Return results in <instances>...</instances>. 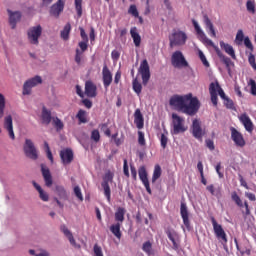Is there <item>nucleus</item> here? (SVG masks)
Instances as JSON below:
<instances>
[{"label": "nucleus", "instance_id": "nucleus-5", "mask_svg": "<svg viewBox=\"0 0 256 256\" xmlns=\"http://www.w3.org/2000/svg\"><path fill=\"white\" fill-rule=\"evenodd\" d=\"M172 126V135H179V133H185V131H187L185 118L179 116L176 113L172 114Z\"/></svg>", "mask_w": 256, "mask_h": 256}, {"label": "nucleus", "instance_id": "nucleus-10", "mask_svg": "<svg viewBox=\"0 0 256 256\" xmlns=\"http://www.w3.org/2000/svg\"><path fill=\"white\" fill-rule=\"evenodd\" d=\"M41 83H43V78H41V76H35L26 80L23 85V95H31L33 87H37V85H41Z\"/></svg>", "mask_w": 256, "mask_h": 256}, {"label": "nucleus", "instance_id": "nucleus-53", "mask_svg": "<svg viewBox=\"0 0 256 256\" xmlns=\"http://www.w3.org/2000/svg\"><path fill=\"white\" fill-rule=\"evenodd\" d=\"M74 195L79 201H83V193H81V188L79 186L74 187Z\"/></svg>", "mask_w": 256, "mask_h": 256}, {"label": "nucleus", "instance_id": "nucleus-43", "mask_svg": "<svg viewBox=\"0 0 256 256\" xmlns=\"http://www.w3.org/2000/svg\"><path fill=\"white\" fill-rule=\"evenodd\" d=\"M246 9L248 13H252V15H255V1L248 0L246 2Z\"/></svg>", "mask_w": 256, "mask_h": 256}, {"label": "nucleus", "instance_id": "nucleus-20", "mask_svg": "<svg viewBox=\"0 0 256 256\" xmlns=\"http://www.w3.org/2000/svg\"><path fill=\"white\" fill-rule=\"evenodd\" d=\"M180 215L182 217L183 224L189 231V229H191V222L189 221V210L187 209V204H185V202H181Z\"/></svg>", "mask_w": 256, "mask_h": 256}, {"label": "nucleus", "instance_id": "nucleus-51", "mask_svg": "<svg viewBox=\"0 0 256 256\" xmlns=\"http://www.w3.org/2000/svg\"><path fill=\"white\" fill-rule=\"evenodd\" d=\"M91 139L92 141H95V143H98L101 139V134H99V130H93L91 133Z\"/></svg>", "mask_w": 256, "mask_h": 256}, {"label": "nucleus", "instance_id": "nucleus-8", "mask_svg": "<svg viewBox=\"0 0 256 256\" xmlns=\"http://www.w3.org/2000/svg\"><path fill=\"white\" fill-rule=\"evenodd\" d=\"M43 34V27L41 25L33 26L28 29L27 37L31 45H39V37Z\"/></svg>", "mask_w": 256, "mask_h": 256}, {"label": "nucleus", "instance_id": "nucleus-62", "mask_svg": "<svg viewBox=\"0 0 256 256\" xmlns=\"http://www.w3.org/2000/svg\"><path fill=\"white\" fill-rule=\"evenodd\" d=\"M130 171L134 181H137V169L135 168V166H130Z\"/></svg>", "mask_w": 256, "mask_h": 256}, {"label": "nucleus", "instance_id": "nucleus-15", "mask_svg": "<svg viewBox=\"0 0 256 256\" xmlns=\"http://www.w3.org/2000/svg\"><path fill=\"white\" fill-rule=\"evenodd\" d=\"M138 175H139V179H140V181H142L147 193L149 195H151V193H152L151 186L149 185V178L147 177V169L145 168V166H141L138 169Z\"/></svg>", "mask_w": 256, "mask_h": 256}, {"label": "nucleus", "instance_id": "nucleus-55", "mask_svg": "<svg viewBox=\"0 0 256 256\" xmlns=\"http://www.w3.org/2000/svg\"><path fill=\"white\" fill-rule=\"evenodd\" d=\"M138 143L139 145H145V134L141 131L138 132Z\"/></svg>", "mask_w": 256, "mask_h": 256}, {"label": "nucleus", "instance_id": "nucleus-27", "mask_svg": "<svg viewBox=\"0 0 256 256\" xmlns=\"http://www.w3.org/2000/svg\"><path fill=\"white\" fill-rule=\"evenodd\" d=\"M204 24L206 25V29L208 30V33L210 34V37H217V32H215V27L213 26V22H211V19H209V16L205 14L203 16Z\"/></svg>", "mask_w": 256, "mask_h": 256}, {"label": "nucleus", "instance_id": "nucleus-45", "mask_svg": "<svg viewBox=\"0 0 256 256\" xmlns=\"http://www.w3.org/2000/svg\"><path fill=\"white\" fill-rule=\"evenodd\" d=\"M245 40V34H243V30H238L235 38V42L237 45H241L243 41Z\"/></svg>", "mask_w": 256, "mask_h": 256}, {"label": "nucleus", "instance_id": "nucleus-52", "mask_svg": "<svg viewBox=\"0 0 256 256\" xmlns=\"http://www.w3.org/2000/svg\"><path fill=\"white\" fill-rule=\"evenodd\" d=\"M79 47L81 49V53H85V51H87L88 47H89V41H85L82 40L81 42H79Z\"/></svg>", "mask_w": 256, "mask_h": 256}, {"label": "nucleus", "instance_id": "nucleus-1", "mask_svg": "<svg viewBox=\"0 0 256 256\" xmlns=\"http://www.w3.org/2000/svg\"><path fill=\"white\" fill-rule=\"evenodd\" d=\"M169 105L174 107L176 111H181L185 115H197L201 103L197 97H193V94H186L184 96L174 95L169 100Z\"/></svg>", "mask_w": 256, "mask_h": 256}, {"label": "nucleus", "instance_id": "nucleus-41", "mask_svg": "<svg viewBox=\"0 0 256 256\" xmlns=\"http://www.w3.org/2000/svg\"><path fill=\"white\" fill-rule=\"evenodd\" d=\"M5 115V96L0 93V119Z\"/></svg>", "mask_w": 256, "mask_h": 256}, {"label": "nucleus", "instance_id": "nucleus-58", "mask_svg": "<svg viewBox=\"0 0 256 256\" xmlns=\"http://www.w3.org/2000/svg\"><path fill=\"white\" fill-rule=\"evenodd\" d=\"M243 207H245V212L243 213L244 217H248L251 215V210L249 209V203L247 201L244 202Z\"/></svg>", "mask_w": 256, "mask_h": 256}, {"label": "nucleus", "instance_id": "nucleus-64", "mask_svg": "<svg viewBox=\"0 0 256 256\" xmlns=\"http://www.w3.org/2000/svg\"><path fill=\"white\" fill-rule=\"evenodd\" d=\"M123 169H124V175H125L126 177H129V166L127 165V161H126V160H124Z\"/></svg>", "mask_w": 256, "mask_h": 256}, {"label": "nucleus", "instance_id": "nucleus-50", "mask_svg": "<svg viewBox=\"0 0 256 256\" xmlns=\"http://www.w3.org/2000/svg\"><path fill=\"white\" fill-rule=\"evenodd\" d=\"M248 63L256 71V62H255V55L253 53H250L248 56Z\"/></svg>", "mask_w": 256, "mask_h": 256}, {"label": "nucleus", "instance_id": "nucleus-31", "mask_svg": "<svg viewBox=\"0 0 256 256\" xmlns=\"http://www.w3.org/2000/svg\"><path fill=\"white\" fill-rule=\"evenodd\" d=\"M125 213H127V210H125V208L118 207L115 214H114L115 221L122 225L123 221H125Z\"/></svg>", "mask_w": 256, "mask_h": 256}, {"label": "nucleus", "instance_id": "nucleus-12", "mask_svg": "<svg viewBox=\"0 0 256 256\" xmlns=\"http://www.w3.org/2000/svg\"><path fill=\"white\" fill-rule=\"evenodd\" d=\"M138 71L140 75H142L143 85H147V83H149V79H151V71L149 69V62H147V59L141 62Z\"/></svg>", "mask_w": 256, "mask_h": 256}, {"label": "nucleus", "instance_id": "nucleus-28", "mask_svg": "<svg viewBox=\"0 0 256 256\" xmlns=\"http://www.w3.org/2000/svg\"><path fill=\"white\" fill-rule=\"evenodd\" d=\"M216 54L219 57L220 61H222V63L226 65V69H228V71H231V58L225 56L224 53L219 50V48H216Z\"/></svg>", "mask_w": 256, "mask_h": 256}, {"label": "nucleus", "instance_id": "nucleus-56", "mask_svg": "<svg viewBox=\"0 0 256 256\" xmlns=\"http://www.w3.org/2000/svg\"><path fill=\"white\" fill-rule=\"evenodd\" d=\"M205 143H206V147H208L210 151H215V143L213 142V140L206 139Z\"/></svg>", "mask_w": 256, "mask_h": 256}, {"label": "nucleus", "instance_id": "nucleus-48", "mask_svg": "<svg viewBox=\"0 0 256 256\" xmlns=\"http://www.w3.org/2000/svg\"><path fill=\"white\" fill-rule=\"evenodd\" d=\"M167 143H169V138H167V135L161 134L160 145L162 149H167Z\"/></svg>", "mask_w": 256, "mask_h": 256}, {"label": "nucleus", "instance_id": "nucleus-35", "mask_svg": "<svg viewBox=\"0 0 256 256\" xmlns=\"http://www.w3.org/2000/svg\"><path fill=\"white\" fill-rule=\"evenodd\" d=\"M74 7L78 19H81L83 17V0H74Z\"/></svg>", "mask_w": 256, "mask_h": 256}, {"label": "nucleus", "instance_id": "nucleus-7", "mask_svg": "<svg viewBox=\"0 0 256 256\" xmlns=\"http://www.w3.org/2000/svg\"><path fill=\"white\" fill-rule=\"evenodd\" d=\"M113 177H115V174L108 170L104 174L103 181L101 183V187L104 189V195L108 203H111V187L109 186V183H113Z\"/></svg>", "mask_w": 256, "mask_h": 256}, {"label": "nucleus", "instance_id": "nucleus-29", "mask_svg": "<svg viewBox=\"0 0 256 256\" xmlns=\"http://www.w3.org/2000/svg\"><path fill=\"white\" fill-rule=\"evenodd\" d=\"M220 47L227 53V55H230L233 59H237V56L235 55V49H233V46L230 44L225 43L224 41H220Z\"/></svg>", "mask_w": 256, "mask_h": 256}, {"label": "nucleus", "instance_id": "nucleus-14", "mask_svg": "<svg viewBox=\"0 0 256 256\" xmlns=\"http://www.w3.org/2000/svg\"><path fill=\"white\" fill-rule=\"evenodd\" d=\"M102 81L105 89H109L111 83H113V74L109 70V67H107V64L102 69Z\"/></svg>", "mask_w": 256, "mask_h": 256}, {"label": "nucleus", "instance_id": "nucleus-9", "mask_svg": "<svg viewBox=\"0 0 256 256\" xmlns=\"http://www.w3.org/2000/svg\"><path fill=\"white\" fill-rule=\"evenodd\" d=\"M171 64L173 65V67H176L177 69H182L183 67H189V62H187V59H185L183 52L179 50L175 51L172 54Z\"/></svg>", "mask_w": 256, "mask_h": 256}, {"label": "nucleus", "instance_id": "nucleus-44", "mask_svg": "<svg viewBox=\"0 0 256 256\" xmlns=\"http://www.w3.org/2000/svg\"><path fill=\"white\" fill-rule=\"evenodd\" d=\"M132 85H133V90L137 93V95H140L143 89V86L141 85V83H139L137 79H134Z\"/></svg>", "mask_w": 256, "mask_h": 256}, {"label": "nucleus", "instance_id": "nucleus-30", "mask_svg": "<svg viewBox=\"0 0 256 256\" xmlns=\"http://www.w3.org/2000/svg\"><path fill=\"white\" fill-rule=\"evenodd\" d=\"M130 35L133 39V43L135 47L141 46V35H139V32L137 31V27H132L130 29Z\"/></svg>", "mask_w": 256, "mask_h": 256}, {"label": "nucleus", "instance_id": "nucleus-2", "mask_svg": "<svg viewBox=\"0 0 256 256\" xmlns=\"http://www.w3.org/2000/svg\"><path fill=\"white\" fill-rule=\"evenodd\" d=\"M51 121H52V125L56 129V131H62L63 127H65V125L63 124L61 119H59L58 117H52L51 111H49V110H47V108L43 107L42 123L44 125H49L51 123Z\"/></svg>", "mask_w": 256, "mask_h": 256}, {"label": "nucleus", "instance_id": "nucleus-54", "mask_svg": "<svg viewBox=\"0 0 256 256\" xmlns=\"http://www.w3.org/2000/svg\"><path fill=\"white\" fill-rule=\"evenodd\" d=\"M248 85L251 87V95H254L256 97V82L253 79L249 80Z\"/></svg>", "mask_w": 256, "mask_h": 256}, {"label": "nucleus", "instance_id": "nucleus-16", "mask_svg": "<svg viewBox=\"0 0 256 256\" xmlns=\"http://www.w3.org/2000/svg\"><path fill=\"white\" fill-rule=\"evenodd\" d=\"M63 9H65V3L63 0H58L55 4L50 7V16L55 17L57 19L61 13H63Z\"/></svg>", "mask_w": 256, "mask_h": 256}, {"label": "nucleus", "instance_id": "nucleus-4", "mask_svg": "<svg viewBox=\"0 0 256 256\" xmlns=\"http://www.w3.org/2000/svg\"><path fill=\"white\" fill-rule=\"evenodd\" d=\"M170 47H181L187 43V34L181 30H173L169 36Z\"/></svg>", "mask_w": 256, "mask_h": 256}, {"label": "nucleus", "instance_id": "nucleus-42", "mask_svg": "<svg viewBox=\"0 0 256 256\" xmlns=\"http://www.w3.org/2000/svg\"><path fill=\"white\" fill-rule=\"evenodd\" d=\"M223 101L226 109H231L232 111H236L235 103L231 100V98L227 97Z\"/></svg>", "mask_w": 256, "mask_h": 256}, {"label": "nucleus", "instance_id": "nucleus-19", "mask_svg": "<svg viewBox=\"0 0 256 256\" xmlns=\"http://www.w3.org/2000/svg\"><path fill=\"white\" fill-rule=\"evenodd\" d=\"M238 118L240 123H242V125L244 126L245 130L248 133H253V129L255 128V126L253 125V121H251L249 115H247V113H243Z\"/></svg>", "mask_w": 256, "mask_h": 256}, {"label": "nucleus", "instance_id": "nucleus-63", "mask_svg": "<svg viewBox=\"0 0 256 256\" xmlns=\"http://www.w3.org/2000/svg\"><path fill=\"white\" fill-rule=\"evenodd\" d=\"M245 197H247V199H249V201H256L255 194H253L251 192H245Z\"/></svg>", "mask_w": 256, "mask_h": 256}, {"label": "nucleus", "instance_id": "nucleus-34", "mask_svg": "<svg viewBox=\"0 0 256 256\" xmlns=\"http://www.w3.org/2000/svg\"><path fill=\"white\" fill-rule=\"evenodd\" d=\"M65 237L68 239L70 245L74 247V249H80L81 245L77 244V241H75V237L73 236V233L69 231L68 229L65 230Z\"/></svg>", "mask_w": 256, "mask_h": 256}, {"label": "nucleus", "instance_id": "nucleus-3", "mask_svg": "<svg viewBox=\"0 0 256 256\" xmlns=\"http://www.w3.org/2000/svg\"><path fill=\"white\" fill-rule=\"evenodd\" d=\"M209 93L211 97V102L213 103L214 107H217V103L219 100L217 95H219L223 101L224 99H227V95L225 94V91H223V88H221V85H219L218 81L210 83Z\"/></svg>", "mask_w": 256, "mask_h": 256}, {"label": "nucleus", "instance_id": "nucleus-26", "mask_svg": "<svg viewBox=\"0 0 256 256\" xmlns=\"http://www.w3.org/2000/svg\"><path fill=\"white\" fill-rule=\"evenodd\" d=\"M134 123L137 129H143L145 126V120L143 119V114L140 109H136L134 113Z\"/></svg>", "mask_w": 256, "mask_h": 256}, {"label": "nucleus", "instance_id": "nucleus-37", "mask_svg": "<svg viewBox=\"0 0 256 256\" xmlns=\"http://www.w3.org/2000/svg\"><path fill=\"white\" fill-rule=\"evenodd\" d=\"M161 166L159 164H156L154 167L153 175H152V183H155L157 179L161 177Z\"/></svg>", "mask_w": 256, "mask_h": 256}, {"label": "nucleus", "instance_id": "nucleus-25", "mask_svg": "<svg viewBox=\"0 0 256 256\" xmlns=\"http://www.w3.org/2000/svg\"><path fill=\"white\" fill-rule=\"evenodd\" d=\"M166 235L168 239H170V241L172 242L173 249H179V244L177 243V241H179V234L175 230L168 229L166 231Z\"/></svg>", "mask_w": 256, "mask_h": 256}, {"label": "nucleus", "instance_id": "nucleus-39", "mask_svg": "<svg viewBox=\"0 0 256 256\" xmlns=\"http://www.w3.org/2000/svg\"><path fill=\"white\" fill-rule=\"evenodd\" d=\"M73 159H74L73 150H71V148H66L65 149V163L69 164L73 161Z\"/></svg>", "mask_w": 256, "mask_h": 256}, {"label": "nucleus", "instance_id": "nucleus-33", "mask_svg": "<svg viewBox=\"0 0 256 256\" xmlns=\"http://www.w3.org/2000/svg\"><path fill=\"white\" fill-rule=\"evenodd\" d=\"M32 185L36 189V191H38L39 197L42 201H49V194H47V192H44L43 188H41V186L37 184V182L33 181Z\"/></svg>", "mask_w": 256, "mask_h": 256}, {"label": "nucleus", "instance_id": "nucleus-47", "mask_svg": "<svg viewBox=\"0 0 256 256\" xmlns=\"http://www.w3.org/2000/svg\"><path fill=\"white\" fill-rule=\"evenodd\" d=\"M83 61V52H81V50L76 49V54H75V63H77V65H81Z\"/></svg>", "mask_w": 256, "mask_h": 256}, {"label": "nucleus", "instance_id": "nucleus-17", "mask_svg": "<svg viewBox=\"0 0 256 256\" xmlns=\"http://www.w3.org/2000/svg\"><path fill=\"white\" fill-rule=\"evenodd\" d=\"M230 131L231 139L234 141L235 145H237V147H245V138H243V134L233 127L230 128Z\"/></svg>", "mask_w": 256, "mask_h": 256}, {"label": "nucleus", "instance_id": "nucleus-22", "mask_svg": "<svg viewBox=\"0 0 256 256\" xmlns=\"http://www.w3.org/2000/svg\"><path fill=\"white\" fill-rule=\"evenodd\" d=\"M4 129L9 134L10 139L15 141V132L13 131V117L11 115L4 118Z\"/></svg>", "mask_w": 256, "mask_h": 256}, {"label": "nucleus", "instance_id": "nucleus-6", "mask_svg": "<svg viewBox=\"0 0 256 256\" xmlns=\"http://www.w3.org/2000/svg\"><path fill=\"white\" fill-rule=\"evenodd\" d=\"M24 155L28 157V159H32V161H37L39 159V151L35 147L33 140L26 139L23 146Z\"/></svg>", "mask_w": 256, "mask_h": 256}, {"label": "nucleus", "instance_id": "nucleus-21", "mask_svg": "<svg viewBox=\"0 0 256 256\" xmlns=\"http://www.w3.org/2000/svg\"><path fill=\"white\" fill-rule=\"evenodd\" d=\"M41 173L46 187H51L53 185V176L51 175V170H49L44 164H41Z\"/></svg>", "mask_w": 256, "mask_h": 256}, {"label": "nucleus", "instance_id": "nucleus-57", "mask_svg": "<svg viewBox=\"0 0 256 256\" xmlns=\"http://www.w3.org/2000/svg\"><path fill=\"white\" fill-rule=\"evenodd\" d=\"M244 45L245 47H247V49H249L250 51H253V43H251V40L249 39V37L244 38Z\"/></svg>", "mask_w": 256, "mask_h": 256}, {"label": "nucleus", "instance_id": "nucleus-23", "mask_svg": "<svg viewBox=\"0 0 256 256\" xmlns=\"http://www.w3.org/2000/svg\"><path fill=\"white\" fill-rule=\"evenodd\" d=\"M8 14H9V23L12 27V29H15L17 27V23H19V21H21V12L20 11H11L8 10Z\"/></svg>", "mask_w": 256, "mask_h": 256}, {"label": "nucleus", "instance_id": "nucleus-49", "mask_svg": "<svg viewBox=\"0 0 256 256\" xmlns=\"http://www.w3.org/2000/svg\"><path fill=\"white\" fill-rule=\"evenodd\" d=\"M199 59L202 61L204 67H209V61H207V58L205 57V54L203 51H198Z\"/></svg>", "mask_w": 256, "mask_h": 256}, {"label": "nucleus", "instance_id": "nucleus-46", "mask_svg": "<svg viewBox=\"0 0 256 256\" xmlns=\"http://www.w3.org/2000/svg\"><path fill=\"white\" fill-rule=\"evenodd\" d=\"M128 13L129 15H132V17H139V10H137V6L135 4L130 5Z\"/></svg>", "mask_w": 256, "mask_h": 256}, {"label": "nucleus", "instance_id": "nucleus-32", "mask_svg": "<svg viewBox=\"0 0 256 256\" xmlns=\"http://www.w3.org/2000/svg\"><path fill=\"white\" fill-rule=\"evenodd\" d=\"M110 231L114 235L116 239H121L122 233H121V223L117 222L115 224H112L110 226Z\"/></svg>", "mask_w": 256, "mask_h": 256}, {"label": "nucleus", "instance_id": "nucleus-60", "mask_svg": "<svg viewBox=\"0 0 256 256\" xmlns=\"http://www.w3.org/2000/svg\"><path fill=\"white\" fill-rule=\"evenodd\" d=\"M111 57H112L113 61H118L119 57H121V54L119 53V51L113 50L111 52Z\"/></svg>", "mask_w": 256, "mask_h": 256}, {"label": "nucleus", "instance_id": "nucleus-13", "mask_svg": "<svg viewBox=\"0 0 256 256\" xmlns=\"http://www.w3.org/2000/svg\"><path fill=\"white\" fill-rule=\"evenodd\" d=\"M192 135L198 141H203V137H205V129L201 127V122L197 119H194L192 122Z\"/></svg>", "mask_w": 256, "mask_h": 256}, {"label": "nucleus", "instance_id": "nucleus-24", "mask_svg": "<svg viewBox=\"0 0 256 256\" xmlns=\"http://www.w3.org/2000/svg\"><path fill=\"white\" fill-rule=\"evenodd\" d=\"M85 95L87 97H97V86L92 81H86L85 83Z\"/></svg>", "mask_w": 256, "mask_h": 256}, {"label": "nucleus", "instance_id": "nucleus-61", "mask_svg": "<svg viewBox=\"0 0 256 256\" xmlns=\"http://www.w3.org/2000/svg\"><path fill=\"white\" fill-rule=\"evenodd\" d=\"M80 37L82 41H89V37L87 36V33H85V29L80 28Z\"/></svg>", "mask_w": 256, "mask_h": 256}, {"label": "nucleus", "instance_id": "nucleus-40", "mask_svg": "<svg viewBox=\"0 0 256 256\" xmlns=\"http://www.w3.org/2000/svg\"><path fill=\"white\" fill-rule=\"evenodd\" d=\"M231 199L238 207L243 208V201L241 200V197H239L237 192H232Z\"/></svg>", "mask_w": 256, "mask_h": 256}, {"label": "nucleus", "instance_id": "nucleus-18", "mask_svg": "<svg viewBox=\"0 0 256 256\" xmlns=\"http://www.w3.org/2000/svg\"><path fill=\"white\" fill-rule=\"evenodd\" d=\"M192 24H193V27H194L197 35H199V37L202 39V41L204 43H206V45L213 47V40L207 38V36L205 35V32H203V30L201 29V26H199V23L196 22L195 19H192Z\"/></svg>", "mask_w": 256, "mask_h": 256}, {"label": "nucleus", "instance_id": "nucleus-11", "mask_svg": "<svg viewBox=\"0 0 256 256\" xmlns=\"http://www.w3.org/2000/svg\"><path fill=\"white\" fill-rule=\"evenodd\" d=\"M212 227L214 230V234L216 235V238L218 241H221V243H227V233H225V230L223 229V226L221 224L217 223V220H215V217L211 218Z\"/></svg>", "mask_w": 256, "mask_h": 256}, {"label": "nucleus", "instance_id": "nucleus-38", "mask_svg": "<svg viewBox=\"0 0 256 256\" xmlns=\"http://www.w3.org/2000/svg\"><path fill=\"white\" fill-rule=\"evenodd\" d=\"M79 123H87V112L83 109H80L76 115Z\"/></svg>", "mask_w": 256, "mask_h": 256}, {"label": "nucleus", "instance_id": "nucleus-36", "mask_svg": "<svg viewBox=\"0 0 256 256\" xmlns=\"http://www.w3.org/2000/svg\"><path fill=\"white\" fill-rule=\"evenodd\" d=\"M142 251H144V253H146V255L148 256L153 255V244L151 243V241H146L143 243Z\"/></svg>", "mask_w": 256, "mask_h": 256}, {"label": "nucleus", "instance_id": "nucleus-59", "mask_svg": "<svg viewBox=\"0 0 256 256\" xmlns=\"http://www.w3.org/2000/svg\"><path fill=\"white\" fill-rule=\"evenodd\" d=\"M82 103L86 107V109H91V107H93V102L87 98L82 100Z\"/></svg>", "mask_w": 256, "mask_h": 256}]
</instances>
